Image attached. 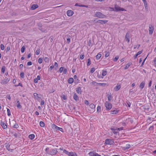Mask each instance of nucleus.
<instances>
[{"mask_svg": "<svg viewBox=\"0 0 156 156\" xmlns=\"http://www.w3.org/2000/svg\"><path fill=\"white\" fill-rule=\"evenodd\" d=\"M16 101H17V103L16 104V106L18 108L20 109L22 108V106L20 105V103L18 100L17 99L16 100Z\"/></svg>", "mask_w": 156, "mask_h": 156, "instance_id": "14", "label": "nucleus"}, {"mask_svg": "<svg viewBox=\"0 0 156 156\" xmlns=\"http://www.w3.org/2000/svg\"><path fill=\"white\" fill-rule=\"evenodd\" d=\"M56 67H57L58 66V64L57 62H55L54 64V66Z\"/></svg>", "mask_w": 156, "mask_h": 156, "instance_id": "62", "label": "nucleus"}, {"mask_svg": "<svg viewBox=\"0 0 156 156\" xmlns=\"http://www.w3.org/2000/svg\"><path fill=\"white\" fill-rule=\"evenodd\" d=\"M20 76L22 78H23L24 77V73L23 72H21L20 73Z\"/></svg>", "mask_w": 156, "mask_h": 156, "instance_id": "42", "label": "nucleus"}, {"mask_svg": "<svg viewBox=\"0 0 156 156\" xmlns=\"http://www.w3.org/2000/svg\"><path fill=\"white\" fill-rule=\"evenodd\" d=\"M64 69V68L63 67H61L59 69V71L60 73H61Z\"/></svg>", "mask_w": 156, "mask_h": 156, "instance_id": "46", "label": "nucleus"}, {"mask_svg": "<svg viewBox=\"0 0 156 156\" xmlns=\"http://www.w3.org/2000/svg\"><path fill=\"white\" fill-rule=\"evenodd\" d=\"M87 66H89L90 64L91 61L90 60V58H88L87 60Z\"/></svg>", "mask_w": 156, "mask_h": 156, "instance_id": "37", "label": "nucleus"}, {"mask_svg": "<svg viewBox=\"0 0 156 156\" xmlns=\"http://www.w3.org/2000/svg\"><path fill=\"white\" fill-rule=\"evenodd\" d=\"M142 0L143 1L144 3L145 6V7L146 5H147V2L146 1V0Z\"/></svg>", "mask_w": 156, "mask_h": 156, "instance_id": "58", "label": "nucleus"}, {"mask_svg": "<svg viewBox=\"0 0 156 156\" xmlns=\"http://www.w3.org/2000/svg\"><path fill=\"white\" fill-rule=\"evenodd\" d=\"M32 62L30 61L29 62L27 63V66H31L32 65Z\"/></svg>", "mask_w": 156, "mask_h": 156, "instance_id": "60", "label": "nucleus"}, {"mask_svg": "<svg viewBox=\"0 0 156 156\" xmlns=\"http://www.w3.org/2000/svg\"><path fill=\"white\" fill-rule=\"evenodd\" d=\"M73 98L77 102L79 101V97L76 93H74V94L73 96Z\"/></svg>", "mask_w": 156, "mask_h": 156, "instance_id": "15", "label": "nucleus"}, {"mask_svg": "<svg viewBox=\"0 0 156 156\" xmlns=\"http://www.w3.org/2000/svg\"><path fill=\"white\" fill-rule=\"evenodd\" d=\"M73 13V12L71 10H68L67 12V14L69 16H71Z\"/></svg>", "mask_w": 156, "mask_h": 156, "instance_id": "12", "label": "nucleus"}, {"mask_svg": "<svg viewBox=\"0 0 156 156\" xmlns=\"http://www.w3.org/2000/svg\"><path fill=\"white\" fill-rule=\"evenodd\" d=\"M52 128L55 130L56 131H60L62 132H63V129L62 128L58 127L55 124H53L52 126Z\"/></svg>", "mask_w": 156, "mask_h": 156, "instance_id": "4", "label": "nucleus"}, {"mask_svg": "<svg viewBox=\"0 0 156 156\" xmlns=\"http://www.w3.org/2000/svg\"><path fill=\"white\" fill-rule=\"evenodd\" d=\"M40 52V49L39 48L37 49L36 51V53L37 55H39Z\"/></svg>", "mask_w": 156, "mask_h": 156, "instance_id": "38", "label": "nucleus"}, {"mask_svg": "<svg viewBox=\"0 0 156 156\" xmlns=\"http://www.w3.org/2000/svg\"><path fill=\"white\" fill-rule=\"evenodd\" d=\"M101 56V55L100 53H98L96 56V58L97 59H99Z\"/></svg>", "mask_w": 156, "mask_h": 156, "instance_id": "28", "label": "nucleus"}, {"mask_svg": "<svg viewBox=\"0 0 156 156\" xmlns=\"http://www.w3.org/2000/svg\"><path fill=\"white\" fill-rule=\"evenodd\" d=\"M154 29V26H151L150 25L149 26V34L150 35L152 34H153V30Z\"/></svg>", "mask_w": 156, "mask_h": 156, "instance_id": "9", "label": "nucleus"}, {"mask_svg": "<svg viewBox=\"0 0 156 156\" xmlns=\"http://www.w3.org/2000/svg\"><path fill=\"white\" fill-rule=\"evenodd\" d=\"M57 152V151L56 149H52L50 150L49 153H48V154L53 155L55 154Z\"/></svg>", "mask_w": 156, "mask_h": 156, "instance_id": "7", "label": "nucleus"}, {"mask_svg": "<svg viewBox=\"0 0 156 156\" xmlns=\"http://www.w3.org/2000/svg\"><path fill=\"white\" fill-rule=\"evenodd\" d=\"M106 109L107 111L110 110L112 108V105L108 102L106 101L105 103Z\"/></svg>", "mask_w": 156, "mask_h": 156, "instance_id": "3", "label": "nucleus"}, {"mask_svg": "<svg viewBox=\"0 0 156 156\" xmlns=\"http://www.w3.org/2000/svg\"><path fill=\"white\" fill-rule=\"evenodd\" d=\"M108 100L109 101H110L112 98V95L111 93L109 94H108Z\"/></svg>", "mask_w": 156, "mask_h": 156, "instance_id": "25", "label": "nucleus"}, {"mask_svg": "<svg viewBox=\"0 0 156 156\" xmlns=\"http://www.w3.org/2000/svg\"><path fill=\"white\" fill-rule=\"evenodd\" d=\"M95 70V69L94 68H92L90 69V73H93L94 71Z\"/></svg>", "mask_w": 156, "mask_h": 156, "instance_id": "47", "label": "nucleus"}, {"mask_svg": "<svg viewBox=\"0 0 156 156\" xmlns=\"http://www.w3.org/2000/svg\"><path fill=\"white\" fill-rule=\"evenodd\" d=\"M73 81V79L72 78H69L68 80V82L69 84L72 83Z\"/></svg>", "mask_w": 156, "mask_h": 156, "instance_id": "21", "label": "nucleus"}, {"mask_svg": "<svg viewBox=\"0 0 156 156\" xmlns=\"http://www.w3.org/2000/svg\"><path fill=\"white\" fill-rule=\"evenodd\" d=\"M1 124L3 129H6L7 128V125L4 122L2 121Z\"/></svg>", "mask_w": 156, "mask_h": 156, "instance_id": "17", "label": "nucleus"}, {"mask_svg": "<svg viewBox=\"0 0 156 156\" xmlns=\"http://www.w3.org/2000/svg\"><path fill=\"white\" fill-rule=\"evenodd\" d=\"M119 129H113V132L115 134H116V135H117V133H119Z\"/></svg>", "mask_w": 156, "mask_h": 156, "instance_id": "20", "label": "nucleus"}, {"mask_svg": "<svg viewBox=\"0 0 156 156\" xmlns=\"http://www.w3.org/2000/svg\"><path fill=\"white\" fill-rule=\"evenodd\" d=\"M62 97L63 98V99L66 100L67 99L66 97L64 94H63L62 96Z\"/></svg>", "mask_w": 156, "mask_h": 156, "instance_id": "48", "label": "nucleus"}, {"mask_svg": "<svg viewBox=\"0 0 156 156\" xmlns=\"http://www.w3.org/2000/svg\"><path fill=\"white\" fill-rule=\"evenodd\" d=\"M85 104L87 105H88L89 103L88 101L86 100L85 101Z\"/></svg>", "mask_w": 156, "mask_h": 156, "instance_id": "61", "label": "nucleus"}, {"mask_svg": "<svg viewBox=\"0 0 156 156\" xmlns=\"http://www.w3.org/2000/svg\"><path fill=\"white\" fill-rule=\"evenodd\" d=\"M113 10L115 11H126L125 9H123V8H120L117 5H115V9H114Z\"/></svg>", "mask_w": 156, "mask_h": 156, "instance_id": "5", "label": "nucleus"}, {"mask_svg": "<svg viewBox=\"0 0 156 156\" xmlns=\"http://www.w3.org/2000/svg\"><path fill=\"white\" fill-rule=\"evenodd\" d=\"M147 58V57H146V58H145L144 59V60H143V62H142V64H141V66H141V67L143 65H144V62H145V61L146 59V58Z\"/></svg>", "mask_w": 156, "mask_h": 156, "instance_id": "56", "label": "nucleus"}, {"mask_svg": "<svg viewBox=\"0 0 156 156\" xmlns=\"http://www.w3.org/2000/svg\"><path fill=\"white\" fill-rule=\"evenodd\" d=\"M5 147L8 151L11 152L13 150L16 149L15 146L12 145H9V144L6 145Z\"/></svg>", "mask_w": 156, "mask_h": 156, "instance_id": "1", "label": "nucleus"}, {"mask_svg": "<svg viewBox=\"0 0 156 156\" xmlns=\"http://www.w3.org/2000/svg\"><path fill=\"white\" fill-rule=\"evenodd\" d=\"M95 152H90L89 153V155L90 156H94Z\"/></svg>", "mask_w": 156, "mask_h": 156, "instance_id": "29", "label": "nucleus"}, {"mask_svg": "<svg viewBox=\"0 0 156 156\" xmlns=\"http://www.w3.org/2000/svg\"><path fill=\"white\" fill-rule=\"evenodd\" d=\"M49 148L48 147L46 148L45 149V151H46V152L48 154V153H49Z\"/></svg>", "mask_w": 156, "mask_h": 156, "instance_id": "57", "label": "nucleus"}, {"mask_svg": "<svg viewBox=\"0 0 156 156\" xmlns=\"http://www.w3.org/2000/svg\"><path fill=\"white\" fill-rule=\"evenodd\" d=\"M44 100H42L41 101V105H44Z\"/></svg>", "mask_w": 156, "mask_h": 156, "instance_id": "64", "label": "nucleus"}, {"mask_svg": "<svg viewBox=\"0 0 156 156\" xmlns=\"http://www.w3.org/2000/svg\"><path fill=\"white\" fill-rule=\"evenodd\" d=\"M76 90L77 93L80 94H81L82 90L80 87H79L76 88Z\"/></svg>", "mask_w": 156, "mask_h": 156, "instance_id": "16", "label": "nucleus"}, {"mask_svg": "<svg viewBox=\"0 0 156 156\" xmlns=\"http://www.w3.org/2000/svg\"><path fill=\"white\" fill-rule=\"evenodd\" d=\"M5 66H3L2 67L1 69V72L3 73H4L5 72Z\"/></svg>", "mask_w": 156, "mask_h": 156, "instance_id": "32", "label": "nucleus"}, {"mask_svg": "<svg viewBox=\"0 0 156 156\" xmlns=\"http://www.w3.org/2000/svg\"><path fill=\"white\" fill-rule=\"evenodd\" d=\"M6 98L9 100H11V97H10V94H8L6 96Z\"/></svg>", "mask_w": 156, "mask_h": 156, "instance_id": "52", "label": "nucleus"}, {"mask_svg": "<svg viewBox=\"0 0 156 156\" xmlns=\"http://www.w3.org/2000/svg\"><path fill=\"white\" fill-rule=\"evenodd\" d=\"M121 88V86L120 85H117L116 87L114 88V90L115 91H118Z\"/></svg>", "mask_w": 156, "mask_h": 156, "instance_id": "22", "label": "nucleus"}, {"mask_svg": "<svg viewBox=\"0 0 156 156\" xmlns=\"http://www.w3.org/2000/svg\"><path fill=\"white\" fill-rule=\"evenodd\" d=\"M130 65L129 63H127V64H126V66L124 67V69H128Z\"/></svg>", "mask_w": 156, "mask_h": 156, "instance_id": "36", "label": "nucleus"}, {"mask_svg": "<svg viewBox=\"0 0 156 156\" xmlns=\"http://www.w3.org/2000/svg\"><path fill=\"white\" fill-rule=\"evenodd\" d=\"M130 147V146L129 144H127L126 146L123 147L124 150L128 149Z\"/></svg>", "mask_w": 156, "mask_h": 156, "instance_id": "26", "label": "nucleus"}, {"mask_svg": "<svg viewBox=\"0 0 156 156\" xmlns=\"http://www.w3.org/2000/svg\"><path fill=\"white\" fill-rule=\"evenodd\" d=\"M94 16L101 18H105V15L99 12H96Z\"/></svg>", "mask_w": 156, "mask_h": 156, "instance_id": "2", "label": "nucleus"}, {"mask_svg": "<svg viewBox=\"0 0 156 156\" xmlns=\"http://www.w3.org/2000/svg\"><path fill=\"white\" fill-rule=\"evenodd\" d=\"M10 80V78H7L6 79H4L1 81V83L3 84H5L8 83Z\"/></svg>", "mask_w": 156, "mask_h": 156, "instance_id": "8", "label": "nucleus"}, {"mask_svg": "<svg viewBox=\"0 0 156 156\" xmlns=\"http://www.w3.org/2000/svg\"><path fill=\"white\" fill-rule=\"evenodd\" d=\"M140 44H138L136 45H135L134 46V49H135V48H136L137 47V48H138L140 47Z\"/></svg>", "mask_w": 156, "mask_h": 156, "instance_id": "63", "label": "nucleus"}, {"mask_svg": "<svg viewBox=\"0 0 156 156\" xmlns=\"http://www.w3.org/2000/svg\"><path fill=\"white\" fill-rule=\"evenodd\" d=\"M80 80L78 79H75L74 82L76 83H78L79 82Z\"/></svg>", "mask_w": 156, "mask_h": 156, "instance_id": "43", "label": "nucleus"}, {"mask_svg": "<svg viewBox=\"0 0 156 156\" xmlns=\"http://www.w3.org/2000/svg\"><path fill=\"white\" fill-rule=\"evenodd\" d=\"M4 48H5V47H4V45L2 44H1L0 45L1 49L2 50H4Z\"/></svg>", "mask_w": 156, "mask_h": 156, "instance_id": "41", "label": "nucleus"}, {"mask_svg": "<svg viewBox=\"0 0 156 156\" xmlns=\"http://www.w3.org/2000/svg\"><path fill=\"white\" fill-rule=\"evenodd\" d=\"M44 60L45 62H48L49 61V58L47 57L44 58Z\"/></svg>", "mask_w": 156, "mask_h": 156, "instance_id": "27", "label": "nucleus"}, {"mask_svg": "<svg viewBox=\"0 0 156 156\" xmlns=\"http://www.w3.org/2000/svg\"><path fill=\"white\" fill-rule=\"evenodd\" d=\"M101 108L100 106H98L97 108V112H100L101 110Z\"/></svg>", "mask_w": 156, "mask_h": 156, "instance_id": "45", "label": "nucleus"}, {"mask_svg": "<svg viewBox=\"0 0 156 156\" xmlns=\"http://www.w3.org/2000/svg\"><path fill=\"white\" fill-rule=\"evenodd\" d=\"M118 111L116 109H112L110 112V114H115L118 113Z\"/></svg>", "mask_w": 156, "mask_h": 156, "instance_id": "13", "label": "nucleus"}, {"mask_svg": "<svg viewBox=\"0 0 156 156\" xmlns=\"http://www.w3.org/2000/svg\"><path fill=\"white\" fill-rule=\"evenodd\" d=\"M130 37H129V34L128 33H127L126 36L125 37V40L127 41L128 43H129V42Z\"/></svg>", "mask_w": 156, "mask_h": 156, "instance_id": "10", "label": "nucleus"}, {"mask_svg": "<svg viewBox=\"0 0 156 156\" xmlns=\"http://www.w3.org/2000/svg\"><path fill=\"white\" fill-rule=\"evenodd\" d=\"M34 82L35 83H37L38 82V80L37 79V78H35L34 79Z\"/></svg>", "mask_w": 156, "mask_h": 156, "instance_id": "59", "label": "nucleus"}, {"mask_svg": "<svg viewBox=\"0 0 156 156\" xmlns=\"http://www.w3.org/2000/svg\"><path fill=\"white\" fill-rule=\"evenodd\" d=\"M89 107L90 108L92 109H94L95 108V105L93 104H91L89 105Z\"/></svg>", "mask_w": 156, "mask_h": 156, "instance_id": "30", "label": "nucleus"}, {"mask_svg": "<svg viewBox=\"0 0 156 156\" xmlns=\"http://www.w3.org/2000/svg\"><path fill=\"white\" fill-rule=\"evenodd\" d=\"M107 71L106 70H103L102 75L103 76H105L107 74Z\"/></svg>", "mask_w": 156, "mask_h": 156, "instance_id": "35", "label": "nucleus"}, {"mask_svg": "<svg viewBox=\"0 0 156 156\" xmlns=\"http://www.w3.org/2000/svg\"><path fill=\"white\" fill-rule=\"evenodd\" d=\"M108 22V20H98L97 21V23H100L101 24H105L106 23H107Z\"/></svg>", "mask_w": 156, "mask_h": 156, "instance_id": "11", "label": "nucleus"}, {"mask_svg": "<svg viewBox=\"0 0 156 156\" xmlns=\"http://www.w3.org/2000/svg\"><path fill=\"white\" fill-rule=\"evenodd\" d=\"M69 152L68 151L64 149L63 150V152L64 153H65V154H68V153H69Z\"/></svg>", "mask_w": 156, "mask_h": 156, "instance_id": "49", "label": "nucleus"}, {"mask_svg": "<svg viewBox=\"0 0 156 156\" xmlns=\"http://www.w3.org/2000/svg\"><path fill=\"white\" fill-rule=\"evenodd\" d=\"M99 86H102L103 87H105L106 86H108V84L106 83H97Z\"/></svg>", "mask_w": 156, "mask_h": 156, "instance_id": "24", "label": "nucleus"}, {"mask_svg": "<svg viewBox=\"0 0 156 156\" xmlns=\"http://www.w3.org/2000/svg\"><path fill=\"white\" fill-rule=\"evenodd\" d=\"M119 56H116L115 58H113V60L114 62H116L118 60V59H119Z\"/></svg>", "mask_w": 156, "mask_h": 156, "instance_id": "34", "label": "nucleus"}, {"mask_svg": "<svg viewBox=\"0 0 156 156\" xmlns=\"http://www.w3.org/2000/svg\"><path fill=\"white\" fill-rule=\"evenodd\" d=\"M34 95L36 98V99L40 98L38 96V94L37 93H34Z\"/></svg>", "mask_w": 156, "mask_h": 156, "instance_id": "33", "label": "nucleus"}, {"mask_svg": "<svg viewBox=\"0 0 156 156\" xmlns=\"http://www.w3.org/2000/svg\"><path fill=\"white\" fill-rule=\"evenodd\" d=\"M25 50V47L24 46H23L21 49V52L22 53H23Z\"/></svg>", "mask_w": 156, "mask_h": 156, "instance_id": "39", "label": "nucleus"}, {"mask_svg": "<svg viewBox=\"0 0 156 156\" xmlns=\"http://www.w3.org/2000/svg\"><path fill=\"white\" fill-rule=\"evenodd\" d=\"M7 115L9 116L11 115V112L10 111L9 109V108L7 109Z\"/></svg>", "mask_w": 156, "mask_h": 156, "instance_id": "40", "label": "nucleus"}, {"mask_svg": "<svg viewBox=\"0 0 156 156\" xmlns=\"http://www.w3.org/2000/svg\"><path fill=\"white\" fill-rule=\"evenodd\" d=\"M39 124L40 126L41 127H44V123L42 121H40Z\"/></svg>", "mask_w": 156, "mask_h": 156, "instance_id": "31", "label": "nucleus"}, {"mask_svg": "<svg viewBox=\"0 0 156 156\" xmlns=\"http://www.w3.org/2000/svg\"><path fill=\"white\" fill-rule=\"evenodd\" d=\"M145 83L144 82H142L139 85V87L141 89H142L145 86Z\"/></svg>", "mask_w": 156, "mask_h": 156, "instance_id": "19", "label": "nucleus"}, {"mask_svg": "<svg viewBox=\"0 0 156 156\" xmlns=\"http://www.w3.org/2000/svg\"><path fill=\"white\" fill-rule=\"evenodd\" d=\"M154 129V126H151L149 128V130H152Z\"/></svg>", "mask_w": 156, "mask_h": 156, "instance_id": "55", "label": "nucleus"}, {"mask_svg": "<svg viewBox=\"0 0 156 156\" xmlns=\"http://www.w3.org/2000/svg\"><path fill=\"white\" fill-rule=\"evenodd\" d=\"M67 72V70L66 69H65L63 70V73L64 74H66Z\"/></svg>", "mask_w": 156, "mask_h": 156, "instance_id": "54", "label": "nucleus"}, {"mask_svg": "<svg viewBox=\"0 0 156 156\" xmlns=\"http://www.w3.org/2000/svg\"><path fill=\"white\" fill-rule=\"evenodd\" d=\"M109 52H106L105 55V57H107L109 55Z\"/></svg>", "mask_w": 156, "mask_h": 156, "instance_id": "50", "label": "nucleus"}, {"mask_svg": "<svg viewBox=\"0 0 156 156\" xmlns=\"http://www.w3.org/2000/svg\"><path fill=\"white\" fill-rule=\"evenodd\" d=\"M114 142L112 139H106L105 140V144L107 145H112L114 144Z\"/></svg>", "mask_w": 156, "mask_h": 156, "instance_id": "6", "label": "nucleus"}, {"mask_svg": "<svg viewBox=\"0 0 156 156\" xmlns=\"http://www.w3.org/2000/svg\"><path fill=\"white\" fill-rule=\"evenodd\" d=\"M84 55H81L80 56V58L81 59H83L84 58Z\"/></svg>", "mask_w": 156, "mask_h": 156, "instance_id": "53", "label": "nucleus"}, {"mask_svg": "<svg viewBox=\"0 0 156 156\" xmlns=\"http://www.w3.org/2000/svg\"><path fill=\"white\" fill-rule=\"evenodd\" d=\"M18 127H19L18 125L16 123H15L13 126V127H14L15 128H17Z\"/></svg>", "mask_w": 156, "mask_h": 156, "instance_id": "51", "label": "nucleus"}, {"mask_svg": "<svg viewBox=\"0 0 156 156\" xmlns=\"http://www.w3.org/2000/svg\"><path fill=\"white\" fill-rule=\"evenodd\" d=\"M66 39L68 43H69L70 42V36L69 35H67Z\"/></svg>", "mask_w": 156, "mask_h": 156, "instance_id": "23", "label": "nucleus"}, {"mask_svg": "<svg viewBox=\"0 0 156 156\" xmlns=\"http://www.w3.org/2000/svg\"><path fill=\"white\" fill-rule=\"evenodd\" d=\"M38 62L40 64H41L42 62V59L41 58H40L38 59Z\"/></svg>", "mask_w": 156, "mask_h": 156, "instance_id": "44", "label": "nucleus"}, {"mask_svg": "<svg viewBox=\"0 0 156 156\" xmlns=\"http://www.w3.org/2000/svg\"><path fill=\"white\" fill-rule=\"evenodd\" d=\"M38 7V5H37L33 4L32 5L31 9V10H34Z\"/></svg>", "mask_w": 156, "mask_h": 156, "instance_id": "18", "label": "nucleus"}]
</instances>
